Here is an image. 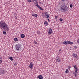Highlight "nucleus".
<instances>
[{"label":"nucleus","mask_w":79,"mask_h":79,"mask_svg":"<svg viewBox=\"0 0 79 79\" xmlns=\"http://www.w3.org/2000/svg\"><path fill=\"white\" fill-rule=\"evenodd\" d=\"M58 16L56 15L55 16V19H57V18H58Z\"/></svg>","instance_id":"nucleus-32"},{"label":"nucleus","mask_w":79,"mask_h":79,"mask_svg":"<svg viewBox=\"0 0 79 79\" xmlns=\"http://www.w3.org/2000/svg\"><path fill=\"white\" fill-rule=\"evenodd\" d=\"M52 29H51L49 30V31H48V33L49 34H51L52 33Z\"/></svg>","instance_id":"nucleus-8"},{"label":"nucleus","mask_w":79,"mask_h":79,"mask_svg":"<svg viewBox=\"0 0 79 79\" xmlns=\"http://www.w3.org/2000/svg\"><path fill=\"white\" fill-rule=\"evenodd\" d=\"M21 38H24V37H25V35L23 34L21 35Z\"/></svg>","instance_id":"nucleus-15"},{"label":"nucleus","mask_w":79,"mask_h":79,"mask_svg":"<svg viewBox=\"0 0 79 79\" xmlns=\"http://www.w3.org/2000/svg\"><path fill=\"white\" fill-rule=\"evenodd\" d=\"M73 74H74L75 77H77V75L75 72H74Z\"/></svg>","instance_id":"nucleus-21"},{"label":"nucleus","mask_w":79,"mask_h":79,"mask_svg":"<svg viewBox=\"0 0 79 79\" xmlns=\"http://www.w3.org/2000/svg\"><path fill=\"white\" fill-rule=\"evenodd\" d=\"M75 73H77V71H78V70L77 69H75Z\"/></svg>","instance_id":"nucleus-25"},{"label":"nucleus","mask_w":79,"mask_h":79,"mask_svg":"<svg viewBox=\"0 0 79 79\" xmlns=\"http://www.w3.org/2000/svg\"><path fill=\"white\" fill-rule=\"evenodd\" d=\"M77 48V46H75L74 47V48H75V49H76V48Z\"/></svg>","instance_id":"nucleus-36"},{"label":"nucleus","mask_w":79,"mask_h":79,"mask_svg":"<svg viewBox=\"0 0 79 79\" xmlns=\"http://www.w3.org/2000/svg\"><path fill=\"white\" fill-rule=\"evenodd\" d=\"M2 60H0V64H1V63H2Z\"/></svg>","instance_id":"nucleus-34"},{"label":"nucleus","mask_w":79,"mask_h":79,"mask_svg":"<svg viewBox=\"0 0 79 79\" xmlns=\"http://www.w3.org/2000/svg\"><path fill=\"white\" fill-rule=\"evenodd\" d=\"M61 58L60 57H57L56 58V61L57 62H60Z\"/></svg>","instance_id":"nucleus-7"},{"label":"nucleus","mask_w":79,"mask_h":79,"mask_svg":"<svg viewBox=\"0 0 79 79\" xmlns=\"http://www.w3.org/2000/svg\"><path fill=\"white\" fill-rule=\"evenodd\" d=\"M77 43H78V44H79V39L77 41Z\"/></svg>","instance_id":"nucleus-35"},{"label":"nucleus","mask_w":79,"mask_h":79,"mask_svg":"<svg viewBox=\"0 0 79 79\" xmlns=\"http://www.w3.org/2000/svg\"><path fill=\"white\" fill-rule=\"evenodd\" d=\"M34 44H37V42L36 41L34 43Z\"/></svg>","instance_id":"nucleus-29"},{"label":"nucleus","mask_w":79,"mask_h":79,"mask_svg":"<svg viewBox=\"0 0 79 79\" xmlns=\"http://www.w3.org/2000/svg\"><path fill=\"white\" fill-rule=\"evenodd\" d=\"M0 59H2V57H1V58H0Z\"/></svg>","instance_id":"nucleus-40"},{"label":"nucleus","mask_w":79,"mask_h":79,"mask_svg":"<svg viewBox=\"0 0 79 79\" xmlns=\"http://www.w3.org/2000/svg\"><path fill=\"white\" fill-rule=\"evenodd\" d=\"M33 64L31 62L30 64V65L29 66V68H30L31 69H32V68H33Z\"/></svg>","instance_id":"nucleus-5"},{"label":"nucleus","mask_w":79,"mask_h":79,"mask_svg":"<svg viewBox=\"0 0 79 79\" xmlns=\"http://www.w3.org/2000/svg\"><path fill=\"white\" fill-rule=\"evenodd\" d=\"M61 49H60V50H59V52H61Z\"/></svg>","instance_id":"nucleus-38"},{"label":"nucleus","mask_w":79,"mask_h":79,"mask_svg":"<svg viewBox=\"0 0 79 79\" xmlns=\"http://www.w3.org/2000/svg\"><path fill=\"white\" fill-rule=\"evenodd\" d=\"M60 8L61 12L66 13L68 11V7L66 4H62L60 6Z\"/></svg>","instance_id":"nucleus-2"},{"label":"nucleus","mask_w":79,"mask_h":79,"mask_svg":"<svg viewBox=\"0 0 79 79\" xmlns=\"http://www.w3.org/2000/svg\"><path fill=\"white\" fill-rule=\"evenodd\" d=\"M50 15H48V14H46V18H48V17Z\"/></svg>","instance_id":"nucleus-18"},{"label":"nucleus","mask_w":79,"mask_h":79,"mask_svg":"<svg viewBox=\"0 0 79 79\" xmlns=\"http://www.w3.org/2000/svg\"><path fill=\"white\" fill-rule=\"evenodd\" d=\"M63 44L64 45H67L68 44V41H64L63 42Z\"/></svg>","instance_id":"nucleus-14"},{"label":"nucleus","mask_w":79,"mask_h":79,"mask_svg":"<svg viewBox=\"0 0 79 79\" xmlns=\"http://www.w3.org/2000/svg\"><path fill=\"white\" fill-rule=\"evenodd\" d=\"M48 21H50V19H48Z\"/></svg>","instance_id":"nucleus-37"},{"label":"nucleus","mask_w":79,"mask_h":79,"mask_svg":"<svg viewBox=\"0 0 79 79\" xmlns=\"http://www.w3.org/2000/svg\"><path fill=\"white\" fill-rule=\"evenodd\" d=\"M73 67H74V68L75 69H77V67L76 66V65L74 66Z\"/></svg>","instance_id":"nucleus-22"},{"label":"nucleus","mask_w":79,"mask_h":79,"mask_svg":"<svg viewBox=\"0 0 79 79\" xmlns=\"http://www.w3.org/2000/svg\"><path fill=\"white\" fill-rule=\"evenodd\" d=\"M67 43L68 44H70V45H72V44H73V42H71V41H68Z\"/></svg>","instance_id":"nucleus-11"},{"label":"nucleus","mask_w":79,"mask_h":79,"mask_svg":"<svg viewBox=\"0 0 79 79\" xmlns=\"http://www.w3.org/2000/svg\"><path fill=\"white\" fill-rule=\"evenodd\" d=\"M38 8H40L41 10H42V11L44 10V9L42 8L40 6H39Z\"/></svg>","instance_id":"nucleus-16"},{"label":"nucleus","mask_w":79,"mask_h":79,"mask_svg":"<svg viewBox=\"0 0 79 79\" xmlns=\"http://www.w3.org/2000/svg\"><path fill=\"white\" fill-rule=\"evenodd\" d=\"M68 68L69 69H70L71 68V66H68Z\"/></svg>","instance_id":"nucleus-31"},{"label":"nucleus","mask_w":79,"mask_h":79,"mask_svg":"<svg viewBox=\"0 0 79 79\" xmlns=\"http://www.w3.org/2000/svg\"><path fill=\"white\" fill-rule=\"evenodd\" d=\"M28 2H29V3H30L31 2V0H27Z\"/></svg>","instance_id":"nucleus-26"},{"label":"nucleus","mask_w":79,"mask_h":79,"mask_svg":"<svg viewBox=\"0 0 79 79\" xmlns=\"http://www.w3.org/2000/svg\"><path fill=\"white\" fill-rule=\"evenodd\" d=\"M0 27L1 28L2 30L6 29V31L9 30H8V25L3 20H2L0 22Z\"/></svg>","instance_id":"nucleus-1"},{"label":"nucleus","mask_w":79,"mask_h":79,"mask_svg":"<svg viewBox=\"0 0 79 79\" xmlns=\"http://www.w3.org/2000/svg\"><path fill=\"white\" fill-rule=\"evenodd\" d=\"M9 58L10 59L11 61H13V58L11 56L9 57Z\"/></svg>","instance_id":"nucleus-17"},{"label":"nucleus","mask_w":79,"mask_h":79,"mask_svg":"<svg viewBox=\"0 0 79 79\" xmlns=\"http://www.w3.org/2000/svg\"><path fill=\"white\" fill-rule=\"evenodd\" d=\"M60 21H63V19H62L61 18H60Z\"/></svg>","instance_id":"nucleus-28"},{"label":"nucleus","mask_w":79,"mask_h":79,"mask_svg":"<svg viewBox=\"0 0 79 79\" xmlns=\"http://www.w3.org/2000/svg\"><path fill=\"white\" fill-rule=\"evenodd\" d=\"M14 64L15 66H16V65H17V64L15 62V63H14Z\"/></svg>","instance_id":"nucleus-27"},{"label":"nucleus","mask_w":79,"mask_h":79,"mask_svg":"<svg viewBox=\"0 0 79 79\" xmlns=\"http://www.w3.org/2000/svg\"><path fill=\"white\" fill-rule=\"evenodd\" d=\"M70 8H72V7H73V5L71 4L70 5Z\"/></svg>","instance_id":"nucleus-30"},{"label":"nucleus","mask_w":79,"mask_h":79,"mask_svg":"<svg viewBox=\"0 0 79 79\" xmlns=\"http://www.w3.org/2000/svg\"><path fill=\"white\" fill-rule=\"evenodd\" d=\"M66 71H65V73H66V74H67V73H68V69H66Z\"/></svg>","instance_id":"nucleus-23"},{"label":"nucleus","mask_w":79,"mask_h":79,"mask_svg":"<svg viewBox=\"0 0 79 79\" xmlns=\"http://www.w3.org/2000/svg\"><path fill=\"white\" fill-rule=\"evenodd\" d=\"M14 40L15 41H18L19 40L18 39V38H15L14 39Z\"/></svg>","instance_id":"nucleus-19"},{"label":"nucleus","mask_w":79,"mask_h":79,"mask_svg":"<svg viewBox=\"0 0 79 79\" xmlns=\"http://www.w3.org/2000/svg\"><path fill=\"white\" fill-rule=\"evenodd\" d=\"M32 16L35 17H37V14H32Z\"/></svg>","instance_id":"nucleus-12"},{"label":"nucleus","mask_w":79,"mask_h":79,"mask_svg":"<svg viewBox=\"0 0 79 79\" xmlns=\"http://www.w3.org/2000/svg\"><path fill=\"white\" fill-rule=\"evenodd\" d=\"M38 78H39L40 79H43V77L42 76L40 75H39V76L37 77Z\"/></svg>","instance_id":"nucleus-9"},{"label":"nucleus","mask_w":79,"mask_h":79,"mask_svg":"<svg viewBox=\"0 0 79 79\" xmlns=\"http://www.w3.org/2000/svg\"><path fill=\"white\" fill-rule=\"evenodd\" d=\"M35 3V5L37 7V8L39 7V5H38V2H36L35 3Z\"/></svg>","instance_id":"nucleus-10"},{"label":"nucleus","mask_w":79,"mask_h":79,"mask_svg":"<svg viewBox=\"0 0 79 79\" xmlns=\"http://www.w3.org/2000/svg\"><path fill=\"white\" fill-rule=\"evenodd\" d=\"M73 56L74 58H77V55L76 54H73Z\"/></svg>","instance_id":"nucleus-4"},{"label":"nucleus","mask_w":79,"mask_h":79,"mask_svg":"<svg viewBox=\"0 0 79 79\" xmlns=\"http://www.w3.org/2000/svg\"><path fill=\"white\" fill-rule=\"evenodd\" d=\"M15 50H21V44L19 43L17 44L15 46Z\"/></svg>","instance_id":"nucleus-3"},{"label":"nucleus","mask_w":79,"mask_h":79,"mask_svg":"<svg viewBox=\"0 0 79 79\" xmlns=\"http://www.w3.org/2000/svg\"><path fill=\"white\" fill-rule=\"evenodd\" d=\"M44 23L45 26H48V22H47L45 21L44 22Z\"/></svg>","instance_id":"nucleus-13"},{"label":"nucleus","mask_w":79,"mask_h":79,"mask_svg":"<svg viewBox=\"0 0 79 79\" xmlns=\"http://www.w3.org/2000/svg\"><path fill=\"white\" fill-rule=\"evenodd\" d=\"M3 34H5V35H6V31H3Z\"/></svg>","instance_id":"nucleus-20"},{"label":"nucleus","mask_w":79,"mask_h":79,"mask_svg":"<svg viewBox=\"0 0 79 79\" xmlns=\"http://www.w3.org/2000/svg\"><path fill=\"white\" fill-rule=\"evenodd\" d=\"M37 33H38V34H40V31H37Z\"/></svg>","instance_id":"nucleus-33"},{"label":"nucleus","mask_w":79,"mask_h":79,"mask_svg":"<svg viewBox=\"0 0 79 79\" xmlns=\"http://www.w3.org/2000/svg\"><path fill=\"white\" fill-rule=\"evenodd\" d=\"M62 0V1H64V0Z\"/></svg>","instance_id":"nucleus-39"},{"label":"nucleus","mask_w":79,"mask_h":79,"mask_svg":"<svg viewBox=\"0 0 79 79\" xmlns=\"http://www.w3.org/2000/svg\"><path fill=\"white\" fill-rule=\"evenodd\" d=\"M33 1L34 3H35L36 2H37V0H33Z\"/></svg>","instance_id":"nucleus-24"},{"label":"nucleus","mask_w":79,"mask_h":79,"mask_svg":"<svg viewBox=\"0 0 79 79\" xmlns=\"http://www.w3.org/2000/svg\"><path fill=\"white\" fill-rule=\"evenodd\" d=\"M0 74H5L4 70L2 69L0 70Z\"/></svg>","instance_id":"nucleus-6"}]
</instances>
